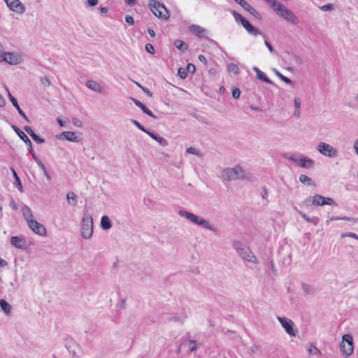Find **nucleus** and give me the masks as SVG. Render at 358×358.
<instances>
[{
	"label": "nucleus",
	"instance_id": "nucleus-54",
	"mask_svg": "<svg viewBox=\"0 0 358 358\" xmlns=\"http://www.w3.org/2000/svg\"><path fill=\"white\" fill-rule=\"evenodd\" d=\"M125 21L129 24H133L134 22L133 17L129 15L125 16Z\"/></svg>",
	"mask_w": 358,
	"mask_h": 358
},
{
	"label": "nucleus",
	"instance_id": "nucleus-7",
	"mask_svg": "<svg viewBox=\"0 0 358 358\" xmlns=\"http://www.w3.org/2000/svg\"><path fill=\"white\" fill-rule=\"evenodd\" d=\"M149 7L152 13L157 17L168 19L169 12L166 7L157 0H150Z\"/></svg>",
	"mask_w": 358,
	"mask_h": 358
},
{
	"label": "nucleus",
	"instance_id": "nucleus-52",
	"mask_svg": "<svg viewBox=\"0 0 358 358\" xmlns=\"http://www.w3.org/2000/svg\"><path fill=\"white\" fill-rule=\"evenodd\" d=\"M342 237H345V236H349V237H352V238H354L357 240H358V236L355 234V233H352V232H350V233H348V234H343L341 235Z\"/></svg>",
	"mask_w": 358,
	"mask_h": 358
},
{
	"label": "nucleus",
	"instance_id": "nucleus-43",
	"mask_svg": "<svg viewBox=\"0 0 358 358\" xmlns=\"http://www.w3.org/2000/svg\"><path fill=\"white\" fill-rule=\"evenodd\" d=\"M232 96L234 99H238L240 97L241 91L238 87H234L232 89Z\"/></svg>",
	"mask_w": 358,
	"mask_h": 358
},
{
	"label": "nucleus",
	"instance_id": "nucleus-12",
	"mask_svg": "<svg viewBox=\"0 0 358 358\" xmlns=\"http://www.w3.org/2000/svg\"><path fill=\"white\" fill-rule=\"evenodd\" d=\"M278 320L282 325V327L284 328L285 331L290 336H295L296 334L293 329L294 322L285 317H277Z\"/></svg>",
	"mask_w": 358,
	"mask_h": 358
},
{
	"label": "nucleus",
	"instance_id": "nucleus-25",
	"mask_svg": "<svg viewBox=\"0 0 358 358\" xmlns=\"http://www.w3.org/2000/svg\"><path fill=\"white\" fill-rule=\"evenodd\" d=\"M0 307L6 315H10L12 307L6 300L0 299Z\"/></svg>",
	"mask_w": 358,
	"mask_h": 358
},
{
	"label": "nucleus",
	"instance_id": "nucleus-22",
	"mask_svg": "<svg viewBox=\"0 0 358 358\" xmlns=\"http://www.w3.org/2000/svg\"><path fill=\"white\" fill-rule=\"evenodd\" d=\"M252 70L256 73L257 78L266 83L272 84V81L257 66H253Z\"/></svg>",
	"mask_w": 358,
	"mask_h": 358
},
{
	"label": "nucleus",
	"instance_id": "nucleus-46",
	"mask_svg": "<svg viewBox=\"0 0 358 358\" xmlns=\"http://www.w3.org/2000/svg\"><path fill=\"white\" fill-rule=\"evenodd\" d=\"M145 50L148 52L150 53V54H154L155 53V48L153 47V45L150 43H147L145 45Z\"/></svg>",
	"mask_w": 358,
	"mask_h": 358
},
{
	"label": "nucleus",
	"instance_id": "nucleus-29",
	"mask_svg": "<svg viewBox=\"0 0 358 358\" xmlns=\"http://www.w3.org/2000/svg\"><path fill=\"white\" fill-rule=\"evenodd\" d=\"M11 171L13 172V175L15 180L14 184L17 187V188L19 189V191L22 192L23 191V187L21 183L20 179L14 169H11Z\"/></svg>",
	"mask_w": 358,
	"mask_h": 358
},
{
	"label": "nucleus",
	"instance_id": "nucleus-6",
	"mask_svg": "<svg viewBox=\"0 0 358 358\" xmlns=\"http://www.w3.org/2000/svg\"><path fill=\"white\" fill-rule=\"evenodd\" d=\"M232 15L237 22H239L242 24V26L246 29V31L252 36H256L258 35H262L264 36V34H263L259 29L252 25L249 21H248L245 17H243L241 14L234 10L232 12Z\"/></svg>",
	"mask_w": 358,
	"mask_h": 358
},
{
	"label": "nucleus",
	"instance_id": "nucleus-19",
	"mask_svg": "<svg viewBox=\"0 0 358 358\" xmlns=\"http://www.w3.org/2000/svg\"><path fill=\"white\" fill-rule=\"evenodd\" d=\"M131 99L133 101L136 106L139 107L143 110L144 113L154 119H157L156 115H155L154 113L150 110H149L143 103L135 98H131Z\"/></svg>",
	"mask_w": 358,
	"mask_h": 358
},
{
	"label": "nucleus",
	"instance_id": "nucleus-60",
	"mask_svg": "<svg viewBox=\"0 0 358 358\" xmlns=\"http://www.w3.org/2000/svg\"><path fill=\"white\" fill-rule=\"evenodd\" d=\"M38 166L40 167V169L42 170V171L43 172L44 175H45L46 173H48V171L45 166V165L43 164V163H38Z\"/></svg>",
	"mask_w": 358,
	"mask_h": 358
},
{
	"label": "nucleus",
	"instance_id": "nucleus-13",
	"mask_svg": "<svg viewBox=\"0 0 358 358\" xmlns=\"http://www.w3.org/2000/svg\"><path fill=\"white\" fill-rule=\"evenodd\" d=\"M27 224L34 233L41 236H45L46 235V229L45 227L36 220H30Z\"/></svg>",
	"mask_w": 358,
	"mask_h": 358
},
{
	"label": "nucleus",
	"instance_id": "nucleus-28",
	"mask_svg": "<svg viewBox=\"0 0 358 358\" xmlns=\"http://www.w3.org/2000/svg\"><path fill=\"white\" fill-rule=\"evenodd\" d=\"M244 10L250 13L251 15H252L254 17H255L257 19L261 18L260 14L255 10L254 8H252L248 2L245 3V5L243 7Z\"/></svg>",
	"mask_w": 358,
	"mask_h": 358
},
{
	"label": "nucleus",
	"instance_id": "nucleus-48",
	"mask_svg": "<svg viewBox=\"0 0 358 358\" xmlns=\"http://www.w3.org/2000/svg\"><path fill=\"white\" fill-rule=\"evenodd\" d=\"M57 122H58V124L61 126V127H66L67 124L69 123V119H66L65 121H63L61 118L59 117H57Z\"/></svg>",
	"mask_w": 358,
	"mask_h": 358
},
{
	"label": "nucleus",
	"instance_id": "nucleus-62",
	"mask_svg": "<svg viewBox=\"0 0 358 358\" xmlns=\"http://www.w3.org/2000/svg\"><path fill=\"white\" fill-rule=\"evenodd\" d=\"M294 106L296 109H299L301 107V102L299 99H294Z\"/></svg>",
	"mask_w": 358,
	"mask_h": 358
},
{
	"label": "nucleus",
	"instance_id": "nucleus-18",
	"mask_svg": "<svg viewBox=\"0 0 358 358\" xmlns=\"http://www.w3.org/2000/svg\"><path fill=\"white\" fill-rule=\"evenodd\" d=\"M8 97H9V99L10 101H11V103H13V106L17 109V110L18 111V113L28 122H30V120H29V118L27 117V115H25V113L22 110V109L20 108L18 103H17V99L9 92V91L8 90Z\"/></svg>",
	"mask_w": 358,
	"mask_h": 358
},
{
	"label": "nucleus",
	"instance_id": "nucleus-27",
	"mask_svg": "<svg viewBox=\"0 0 358 358\" xmlns=\"http://www.w3.org/2000/svg\"><path fill=\"white\" fill-rule=\"evenodd\" d=\"M12 129L25 143H28V142H29V138L27 137V136L17 126L12 125Z\"/></svg>",
	"mask_w": 358,
	"mask_h": 358
},
{
	"label": "nucleus",
	"instance_id": "nucleus-51",
	"mask_svg": "<svg viewBox=\"0 0 358 358\" xmlns=\"http://www.w3.org/2000/svg\"><path fill=\"white\" fill-rule=\"evenodd\" d=\"M264 38V44L266 45V46L268 48V49L269 50V51L271 52H273V46L271 45V43L266 39V36L264 35V36H263Z\"/></svg>",
	"mask_w": 358,
	"mask_h": 358
},
{
	"label": "nucleus",
	"instance_id": "nucleus-34",
	"mask_svg": "<svg viewBox=\"0 0 358 358\" xmlns=\"http://www.w3.org/2000/svg\"><path fill=\"white\" fill-rule=\"evenodd\" d=\"M66 199L69 204L75 206L77 203V196L75 193L70 192L66 194Z\"/></svg>",
	"mask_w": 358,
	"mask_h": 358
},
{
	"label": "nucleus",
	"instance_id": "nucleus-3",
	"mask_svg": "<svg viewBox=\"0 0 358 358\" xmlns=\"http://www.w3.org/2000/svg\"><path fill=\"white\" fill-rule=\"evenodd\" d=\"M232 245L243 260L255 264L258 263L257 257L247 245L240 241H234Z\"/></svg>",
	"mask_w": 358,
	"mask_h": 358
},
{
	"label": "nucleus",
	"instance_id": "nucleus-39",
	"mask_svg": "<svg viewBox=\"0 0 358 358\" xmlns=\"http://www.w3.org/2000/svg\"><path fill=\"white\" fill-rule=\"evenodd\" d=\"M300 215L308 222L309 223H313L314 224H316V222H315V220L316 218H311L308 217L306 214L303 213L302 212H299Z\"/></svg>",
	"mask_w": 358,
	"mask_h": 358
},
{
	"label": "nucleus",
	"instance_id": "nucleus-49",
	"mask_svg": "<svg viewBox=\"0 0 358 358\" xmlns=\"http://www.w3.org/2000/svg\"><path fill=\"white\" fill-rule=\"evenodd\" d=\"M41 82L44 86H50L51 84L50 80L47 77L41 78Z\"/></svg>",
	"mask_w": 358,
	"mask_h": 358
},
{
	"label": "nucleus",
	"instance_id": "nucleus-11",
	"mask_svg": "<svg viewBox=\"0 0 358 358\" xmlns=\"http://www.w3.org/2000/svg\"><path fill=\"white\" fill-rule=\"evenodd\" d=\"M2 60L10 65H17L22 62L20 55L15 52H5L1 55Z\"/></svg>",
	"mask_w": 358,
	"mask_h": 358
},
{
	"label": "nucleus",
	"instance_id": "nucleus-59",
	"mask_svg": "<svg viewBox=\"0 0 358 358\" xmlns=\"http://www.w3.org/2000/svg\"><path fill=\"white\" fill-rule=\"evenodd\" d=\"M31 156L32 157L34 158V159L35 160V162H36L37 165L38 166V163H43L39 159L38 157L36 156V155L35 154L34 152H31Z\"/></svg>",
	"mask_w": 358,
	"mask_h": 358
},
{
	"label": "nucleus",
	"instance_id": "nucleus-56",
	"mask_svg": "<svg viewBox=\"0 0 358 358\" xmlns=\"http://www.w3.org/2000/svg\"><path fill=\"white\" fill-rule=\"evenodd\" d=\"M146 134H147L148 135H149V136H150L152 139H154V140H155V141H156V139H157V138H158V136H159V135H158V134H155V133H154V132H152V131H149V130L146 132Z\"/></svg>",
	"mask_w": 358,
	"mask_h": 358
},
{
	"label": "nucleus",
	"instance_id": "nucleus-2",
	"mask_svg": "<svg viewBox=\"0 0 358 358\" xmlns=\"http://www.w3.org/2000/svg\"><path fill=\"white\" fill-rule=\"evenodd\" d=\"M221 178L225 181L245 180L248 178L246 171L241 166L226 168L222 171Z\"/></svg>",
	"mask_w": 358,
	"mask_h": 358
},
{
	"label": "nucleus",
	"instance_id": "nucleus-15",
	"mask_svg": "<svg viewBox=\"0 0 358 358\" xmlns=\"http://www.w3.org/2000/svg\"><path fill=\"white\" fill-rule=\"evenodd\" d=\"M10 243L18 249H25L27 241L24 237L16 236L10 238Z\"/></svg>",
	"mask_w": 358,
	"mask_h": 358
},
{
	"label": "nucleus",
	"instance_id": "nucleus-26",
	"mask_svg": "<svg viewBox=\"0 0 358 358\" xmlns=\"http://www.w3.org/2000/svg\"><path fill=\"white\" fill-rule=\"evenodd\" d=\"M101 227L103 230H108L112 227L111 221L106 215H103L101 220Z\"/></svg>",
	"mask_w": 358,
	"mask_h": 358
},
{
	"label": "nucleus",
	"instance_id": "nucleus-64",
	"mask_svg": "<svg viewBox=\"0 0 358 358\" xmlns=\"http://www.w3.org/2000/svg\"><path fill=\"white\" fill-rule=\"evenodd\" d=\"M87 3L90 6H95L98 3L97 0H87Z\"/></svg>",
	"mask_w": 358,
	"mask_h": 358
},
{
	"label": "nucleus",
	"instance_id": "nucleus-36",
	"mask_svg": "<svg viewBox=\"0 0 358 358\" xmlns=\"http://www.w3.org/2000/svg\"><path fill=\"white\" fill-rule=\"evenodd\" d=\"M331 220H348L355 223L358 221V219L348 217H332Z\"/></svg>",
	"mask_w": 358,
	"mask_h": 358
},
{
	"label": "nucleus",
	"instance_id": "nucleus-20",
	"mask_svg": "<svg viewBox=\"0 0 358 358\" xmlns=\"http://www.w3.org/2000/svg\"><path fill=\"white\" fill-rule=\"evenodd\" d=\"M189 31L196 36L203 38L205 36L206 30L196 24H192L189 27Z\"/></svg>",
	"mask_w": 358,
	"mask_h": 358
},
{
	"label": "nucleus",
	"instance_id": "nucleus-61",
	"mask_svg": "<svg viewBox=\"0 0 358 358\" xmlns=\"http://www.w3.org/2000/svg\"><path fill=\"white\" fill-rule=\"evenodd\" d=\"M38 166L40 167V169L42 170V171L43 172L44 175H45L46 173H48V171L45 166V165L43 164V163H38Z\"/></svg>",
	"mask_w": 358,
	"mask_h": 358
},
{
	"label": "nucleus",
	"instance_id": "nucleus-33",
	"mask_svg": "<svg viewBox=\"0 0 358 358\" xmlns=\"http://www.w3.org/2000/svg\"><path fill=\"white\" fill-rule=\"evenodd\" d=\"M175 46L182 52H185L188 49V45L180 40H176L174 41Z\"/></svg>",
	"mask_w": 358,
	"mask_h": 358
},
{
	"label": "nucleus",
	"instance_id": "nucleus-10",
	"mask_svg": "<svg viewBox=\"0 0 358 358\" xmlns=\"http://www.w3.org/2000/svg\"><path fill=\"white\" fill-rule=\"evenodd\" d=\"M317 150L322 155L329 157H336L338 156V151L336 148L329 144L324 142H320L317 146Z\"/></svg>",
	"mask_w": 358,
	"mask_h": 358
},
{
	"label": "nucleus",
	"instance_id": "nucleus-41",
	"mask_svg": "<svg viewBox=\"0 0 358 358\" xmlns=\"http://www.w3.org/2000/svg\"><path fill=\"white\" fill-rule=\"evenodd\" d=\"M131 122L135 125L141 131L145 132L146 134V132L148 131V129H146L143 125H141L137 120H131Z\"/></svg>",
	"mask_w": 358,
	"mask_h": 358
},
{
	"label": "nucleus",
	"instance_id": "nucleus-57",
	"mask_svg": "<svg viewBox=\"0 0 358 358\" xmlns=\"http://www.w3.org/2000/svg\"><path fill=\"white\" fill-rule=\"evenodd\" d=\"M187 71L194 73L195 71V66L192 64H188L187 66V69H185Z\"/></svg>",
	"mask_w": 358,
	"mask_h": 358
},
{
	"label": "nucleus",
	"instance_id": "nucleus-5",
	"mask_svg": "<svg viewBox=\"0 0 358 358\" xmlns=\"http://www.w3.org/2000/svg\"><path fill=\"white\" fill-rule=\"evenodd\" d=\"M81 236L85 239H89L93 234V219L92 217L85 213L81 223L80 228Z\"/></svg>",
	"mask_w": 358,
	"mask_h": 358
},
{
	"label": "nucleus",
	"instance_id": "nucleus-38",
	"mask_svg": "<svg viewBox=\"0 0 358 358\" xmlns=\"http://www.w3.org/2000/svg\"><path fill=\"white\" fill-rule=\"evenodd\" d=\"M334 5L332 3L325 4V5L320 7V9L324 12L331 11V10H334Z\"/></svg>",
	"mask_w": 358,
	"mask_h": 358
},
{
	"label": "nucleus",
	"instance_id": "nucleus-42",
	"mask_svg": "<svg viewBox=\"0 0 358 358\" xmlns=\"http://www.w3.org/2000/svg\"><path fill=\"white\" fill-rule=\"evenodd\" d=\"M156 141L159 143L162 146L165 147L168 145V141L163 137L158 136V138L156 139Z\"/></svg>",
	"mask_w": 358,
	"mask_h": 358
},
{
	"label": "nucleus",
	"instance_id": "nucleus-47",
	"mask_svg": "<svg viewBox=\"0 0 358 358\" xmlns=\"http://www.w3.org/2000/svg\"><path fill=\"white\" fill-rule=\"evenodd\" d=\"M310 353L313 355H320L321 352L314 345H311V348L309 350Z\"/></svg>",
	"mask_w": 358,
	"mask_h": 358
},
{
	"label": "nucleus",
	"instance_id": "nucleus-40",
	"mask_svg": "<svg viewBox=\"0 0 358 358\" xmlns=\"http://www.w3.org/2000/svg\"><path fill=\"white\" fill-rule=\"evenodd\" d=\"M178 73L182 79H185L187 76V70L182 67L178 69Z\"/></svg>",
	"mask_w": 358,
	"mask_h": 358
},
{
	"label": "nucleus",
	"instance_id": "nucleus-50",
	"mask_svg": "<svg viewBox=\"0 0 358 358\" xmlns=\"http://www.w3.org/2000/svg\"><path fill=\"white\" fill-rule=\"evenodd\" d=\"M187 152L195 155H199V152L194 148L192 147L188 148L187 149Z\"/></svg>",
	"mask_w": 358,
	"mask_h": 358
},
{
	"label": "nucleus",
	"instance_id": "nucleus-55",
	"mask_svg": "<svg viewBox=\"0 0 358 358\" xmlns=\"http://www.w3.org/2000/svg\"><path fill=\"white\" fill-rule=\"evenodd\" d=\"M136 84H137V85H138V86H139V87L142 89V90H143L145 93H146L149 96H152V92H151L148 89V88L144 87H143V86L140 85H139V84H138V83H136Z\"/></svg>",
	"mask_w": 358,
	"mask_h": 358
},
{
	"label": "nucleus",
	"instance_id": "nucleus-17",
	"mask_svg": "<svg viewBox=\"0 0 358 358\" xmlns=\"http://www.w3.org/2000/svg\"><path fill=\"white\" fill-rule=\"evenodd\" d=\"M81 134L80 135H77L76 133L73 131H64L62 133V136H63L66 140L71 141L78 143L81 139Z\"/></svg>",
	"mask_w": 358,
	"mask_h": 358
},
{
	"label": "nucleus",
	"instance_id": "nucleus-58",
	"mask_svg": "<svg viewBox=\"0 0 358 358\" xmlns=\"http://www.w3.org/2000/svg\"><path fill=\"white\" fill-rule=\"evenodd\" d=\"M293 57H294V59L295 61V62L299 64V65H301L302 64V60L301 59L296 55H293Z\"/></svg>",
	"mask_w": 358,
	"mask_h": 358
},
{
	"label": "nucleus",
	"instance_id": "nucleus-9",
	"mask_svg": "<svg viewBox=\"0 0 358 358\" xmlns=\"http://www.w3.org/2000/svg\"><path fill=\"white\" fill-rule=\"evenodd\" d=\"M340 349L343 355L348 357L353 352V338L350 334H345L342 337V341L340 344Z\"/></svg>",
	"mask_w": 358,
	"mask_h": 358
},
{
	"label": "nucleus",
	"instance_id": "nucleus-35",
	"mask_svg": "<svg viewBox=\"0 0 358 358\" xmlns=\"http://www.w3.org/2000/svg\"><path fill=\"white\" fill-rule=\"evenodd\" d=\"M227 70H228V71L232 72L236 75H238L240 73L238 66L236 64H233V63H231L227 66Z\"/></svg>",
	"mask_w": 358,
	"mask_h": 358
},
{
	"label": "nucleus",
	"instance_id": "nucleus-45",
	"mask_svg": "<svg viewBox=\"0 0 358 358\" xmlns=\"http://www.w3.org/2000/svg\"><path fill=\"white\" fill-rule=\"evenodd\" d=\"M72 123L76 127H81L83 126L82 121L80 119L77 118V117H73L72 119Z\"/></svg>",
	"mask_w": 358,
	"mask_h": 358
},
{
	"label": "nucleus",
	"instance_id": "nucleus-30",
	"mask_svg": "<svg viewBox=\"0 0 358 358\" xmlns=\"http://www.w3.org/2000/svg\"><path fill=\"white\" fill-rule=\"evenodd\" d=\"M313 204L315 206H322L324 205V196L320 194H316L313 197Z\"/></svg>",
	"mask_w": 358,
	"mask_h": 358
},
{
	"label": "nucleus",
	"instance_id": "nucleus-4",
	"mask_svg": "<svg viewBox=\"0 0 358 358\" xmlns=\"http://www.w3.org/2000/svg\"><path fill=\"white\" fill-rule=\"evenodd\" d=\"M275 6H276L274 8L273 10H275L281 17L293 24H297L299 23V18L291 10L287 9L280 3L275 4Z\"/></svg>",
	"mask_w": 358,
	"mask_h": 358
},
{
	"label": "nucleus",
	"instance_id": "nucleus-53",
	"mask_svg": "<svg viewBox=\"0 0 358 358\" xmlns=\"http://www.w3.org/2000/svg\"><path fill=\"white\" fill-rule=\"evenodd\" d=\"M264 1L270 4V6L273 8V10L276 6L275 4L279 3V2H278L276 0H264Z\"/></svg>",
	"mask_w": 358,
	"mask_h": 358
},
{
	"label": "nucleus",
	"instance_id": "nucleus-1",
	"mask_svg": "<svg viewBox=\"0 0 358 358\" xmlns=\"http://www.w3.org/2000/svg\"><path fill=\"white\" fill-rule=\"evenodd\" d=\"M178 214L181 217L187 219V220H189V222L196 225L206 229L210 230L214 233L217 232V229L216 227H215L212 224H210L208 220L201 217L197 216L194 213H192L184 210H179Z\"/></svg>",
	"mask_w": 358,
	"mask_h": 358
},
{
	"label": "nucleus",
	"instance_id": "nucleus-37",
	"mask_svg": "<svg viewBox=\"0 0 358 358\" xmlns=\"http://www.w3.org/2000/svg\"><path fill=\"white\" fill-rule=\"evenodd\" d=\"M275 74L281 80L284 81L285 83H287V84L292 83V80L289 78L283 76L282 73H280L279 71H278L276 70H275Z\"/></svg>",
	"mask_w": 358,
	"mask_h": 358
},
{
	"label": "nucleus",
	"instance_id": "nucleus-24",
	"mask_svg": "<svg viewBox=\"0 0 358 358\" xmlns=\"http://www.w3.org/2000/svg\"><path fill=\"white\" fill-rule=\"evenodd\" d=\"M22 213L24 218L27 220V223H29L30 220H34V216L32 215L31 210L29 206H24L22 208Z\"/></svg>",
	"mask_w": 358,
	"mask_h": 358
},
{
	"label": "nucleus",
	"instance_id": "nucleus-23",
	"mask_svg": "<svg viewBox=\"0 0 358 358\" xmlns=\"http://www.w3.org/2000/svg\"><path fill=\"white\" fill-rule=\"evenodd\" d=\"M182 347H187L189 352H193L196 350L195 341L189 340L182 341L179 346L178 351H180Z\"/></svg>",
	"mask_w": 358,
	"mask_h": 358
},
{
	"label": "nucleus",
	"instance_id": "nucleus-8",
	"mask_svg": "<svg viewBox=\"0 0 358 358\" xmlns=\"http://www.w3.org/2000/svg\"><path fill=\"white\" fill-rule=\"evenodd\" d=\"M287 159L295 163L298 166L306 169L312 167L315 164L313 159L304 157L301 153H294V155L288 157Z\"/></svg>",
	"mask_w": 358,
	"mask_h": 358
},
{
	"label": "nucleus",
	"instance_id": "nucleus-16",
	"mask_svg": "<svg viewBox=\"0 0 358 358\" xmlns=\"http://www.w3.org/2000/svg\"><path fill=\"white\" fill-rule=\"evenodd\" d=\"M86 87L90 90L99 94L104 92V88L96 81L92 80H90L86 82Z\"/></svg>",
	"mask_w": 358,
	"mask_h": 358
},
{
	"label": "nucleus",
	"instance_id": "nucleus-31",
	"mask_svg": "<svg viewBox=\"0 0 358 358\" xmlns=\"http://www.w3.org/2000/svg\"><path fill=\"white\" fill-rule=\"evenodd\" d=\"M299 181L306 185L312 186L314 185V182L313 180L309 178L308 176L301 174L299 176Z\"/></svg>",
	"mask_w": 358,
	"mask_h": 358
},
{
	"label": "nucleus",
	"instance_id": "nucleus-44",
	"mask_svg": "<svg viewBox=\"0 0 358 358\" xmlns=\"http://www.w3.org/2000/svg\"><path fill=\"white\" fill-rule=\"evenodd\" d=\"M324 205L334 206L336 204L334 200L329 197L324 196Z\"/></svg>",
	"mask_w": 358,
	"mask_h": 358
},
{
	"label": "nucleus",
	"instance_id": "nucleus-14",
	"mask_svg": "<svg viewBox=\"0 0 358 358\" xmlns=\"http://www.w3.org/2000/svg\"><path fill=\"white\" fill-rule=\"evenodd\" d=\"M8 7L13 11L22 14L25 11V6L19 0H4Z\"/></svg>",
	"mask_w": 358,
	"mask_h": 358
},
{
	"label": "nucleus",
	"instance_id": "nucleus-32",
	"mask_svg": "<svg viewBox=\"0 0 358 358\" xmlns=\"http://www.w3.org/2000/svg\"><path fill=\"white\" fill-rule=\"evenodd\" d=\"M301 286L303 291L306 294L313 295L315 293V289L313 286L306 283H302Z\"/></svg>",
	"mask_w": 358,
	"mask_h": 358
},
{
	"label": "nucleus",
	"instance_id": "nucleus-21",
	"mask_svg": "<svg viewBox=\"0 0 358 358\" xmlns=\"http://www.w3.org/2000/svg\"><path fill=\"white\" fill-rule=\"evenodd\" d=\"M24 129L37 143H43L45 142L44 139L36 134L30 127L24 126Z\"/></svg>",
	"mask_w": 358,
	"mask_h": 358
},
{
	"label": "nucleus",
	"instance_id": "nucleus-63",
	"mask_svg": "<svg viewBox=\"0 0 358 358\" xmlns=\"http://www.w3.org/2000/svg\"><path fill=\"white\" fill-rule=\"evenodd\" d=\"M198 59L201 62L203 63L204 64H207V60L203 55H199Z\"/></svg>",
	"mask_w": 358,
	"mask_h": 358
}]
</instances>
